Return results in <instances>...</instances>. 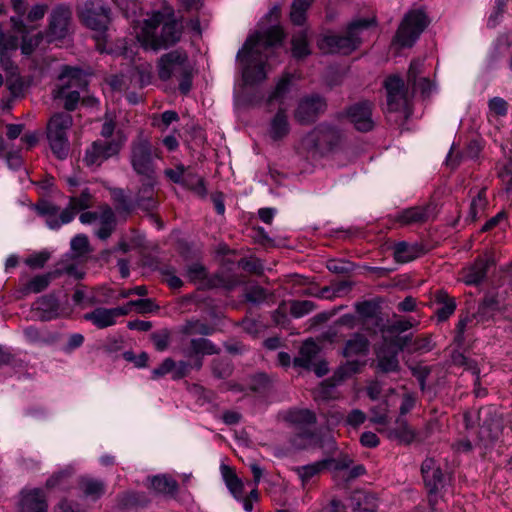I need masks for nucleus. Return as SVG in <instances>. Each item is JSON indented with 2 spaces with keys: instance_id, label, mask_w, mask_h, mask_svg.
<instances>
[{
  "instance_id": "4",
  "label": "nucleus",
  "mask_w": 512,
  "mask_h": 512,
  "mask_svg": "<svg viewBox=\"0 0 512 512\" xmlns=\"http://www.w3.org/2000/svg\"><path fill=\"white\" fill-rule=\"evenodd\" d=\"M259 37H248L237 53L240 71L245 86H256L267 79L266 61L260 59V52L255 51Z\"/></svg>"
},
{
  "instance_id": "33",
  "label": "nucleus",
  "mask_w": 512,
  "mask_h": 512,
  "mask_svg": "<svg viewBox=\"0 0 512 512\" xmlns=\"http://www.w3.org/2000/svg\"><path fill=\"white\" fill-rule=\"evenodd\" d=\"M319 352L317 343L312 338L307 339L301 345L298 356L293 359V365L307 370L316 361Z\"/></svg>"
},
{
  "instance_id": "36",
  "label": "nucleus",
  "mask_w": 512,
  "mask_h": 512,
  "mask_svg": "<svg viewBox=\"0 0 512 512\" xmlns=\"http://www.w3.org/2000/svg\"><path fill=\"white\" fill-rule=\"evenodd\" d=\"M284 419L297 429H311L317 422L316 414L309 409H290Z\"/></svg>"
},
{
  "instance_id": "24",
  "label": "nucleus",
  "mask_w": 512,
  "mask_h": 512,
  "mask_svg": "<svg viewBox=\"0 0 512 512\" xmlns=\"http://www.w3.org/2000/svg\"><path fill=\"white\" fill-rule=\"evenodd\" d=\"M491 264L489 259L477 257L473 263L462 269V281L467 286H479L486 279Z\"/></svg>"
},
{
  "instance_id": "16",
  "label": "nucleus",
  "mask_w": 512,
  "mask_h": 512,
  "mask_svg": "<svg viewBox=\"0 0 512 512\" xmlns=\"http://www.w3.org/2000/svg\"><path fill=\"white\" fill-rule=\"evenodd\" d=\"M72 12L65 5H57L49 15L45 37L48 43L65 39L69 34Z\"/></svg>"
},
{
  "instance_id": "25",
  "label": "nucleus",
  "mask_w": 512,
  "mask_h": 512,
  "mask_svg": "<svg viewBox=\"0 0 512 512\" xmlns=\"http://www.w3.org/2000/svg\"><path fill=\"white\" fill-rule=\"evenodd\" d=\"M134 202L136 208L145 212H152L157 209L158 201L155 197L154 177H145L134 197Z\"/></svg>"
},
{
  "instance_id": "23",
  "label": "nucleus",
  "mask_w": 512,
  "mask_h": 512,
  "mask_svg": "<svg viewBox=\"0 0 512 512\" xmlns=\"http://www.w3.org/2000/svg\"><path fill=\"white\" fill-rule=\"evenodd\" d=\"M18 510L19 512H47L48 503L45 492L40 488L22 490Z\"/></svg>"
},
{
  "instance_id": "43",
  "label": "nucleus",
  "mask_w": 512,
  "mask_h": 512,
  "mask_svg": "<svg viewBox=\"0 0 512 512\" xmlns=\"http://www.w3.org/2000/svg\"><path fill=\"white\" fill-rule=\"evenodd\" d=\"M294 76L292 73L285 72L277 80L274 89L269 93L266 103L270 105L272 102H284L287 94L290 92L293 85Z\"/></svg>"
},
{
  "instance_id": "13",
  "label": "nucleus",
  "mask_w": 512,
  "mask_h": 512,
  "mask_svg": "<svg viewBox=\"0 0 512 512\" xmlns=\"http://www.w3.org/2000/svg\"><path fill=\"white\" fill-rule=\"evenodd\" d=\"M164 173L171 182L190 190L200 198H206L208 191L205 179L190 167L179 164L175 168L166 169Z\"/></svg>"
},
{
  "instance_id": "38",
  "label": "nucleus",
  "mask_w": 512,
  "mask_h": 512,
  "mask_svg": "<svg viewBox=\"0 0 512 512\" xmlns=\"http://www.w3.org/2000/svg\"><path fill=\"white\" fill-rule=\"evenodd\" d=\"M150 479L151 488L160 495L174 498L178 492L179 484L170 475H155Z\"/></svg>"
},
{
  "instance_id": "60",
  "label": "nucleus",
  "mask_w": 512,
  "mask_h": 512,
  "mask_svg": "<svg viewBox=\"0 0 512 512\" xmlns=\"http://www.w3.org/2000/svg\"><path fill=\"white\" fill-rule=\"evenodd\" d=\"M21 36L22 42L20 45V49L21 53L26 56L31 55L44 38L42 32H38L35 35L23 34Z\"/></svg>"
},
{
  "instance_id": "7",
  "label": "nucleus",
  "mask_w": 512,
  "mask_h": 512,
  "mask_svg": "<svg viewBox=\"0 0 512 512\" xmlns=\"http://www.w3.org/2000/svg\"><path fill=\"white\" fill-rule=\"evenodd\" d=\"M343 131L336 125L327 121L317 124L305 136V142L310 149L325 155L340 147Z\"/></svg>"
},
{
  "instance_id": "20",
  "label": "nucleus",
  "mask_w": 512,
  "mask_h": 512,
  "mask_svg": "<svg viewBox=\"0 0 512 512\" xmlns=\"http://www.w3.org/2000/svg\"><path fill=\"white\" fill-rule=\"evenodd\" d=\"M188 65L189 58L185 50H172L160 57L158 61V76L162 81H167L177 70L181 71Z\"/></svg>"
},
{
  "instance_id": "42",
  "label": "nucleus",
  "mask_w": 512,
  "mask_h": 512,
  "mask_svg": "<svg viewBox=\"0 0 512 512\" xmlns=\"http://www.w3.org/2000/svg\"><path fill=\"white\" fill-rule=\"evenodd\" d=\"M348 512H377V498L370 493H355L350 498Z\"/></svg>"
},
{
  "instance_id": "41",
  "label": "nucleus",
  "mask_w": 512,
  "mask_h": 512,
  "mask_svg": "<svg viewBox=\"0 0 512 512\" xmlns=\"http://www.w3.org/2000/svg\"><path fill=\"white\" fill-rule=\"evenodd\" d=\"M394 220L399 222L401 225L424 223L428 220V208L415 206L404 209L397 212L394 216Z\"/></svg>"
},
{
  "instance_id": "63",
  "label": "nucleus",
  "mask_w": 512,
  "mask_h": 512,
  "mask_svg": "<svg viewBox=\"0 0 512 512\" xmlns=\"http://www.w3.org/2000/svg\"><path fill=\"white\" fill-rule=\"evenodd\" d=\"M150 339L153 342L155 349L158 352H163L169 347L171 333L168 329H162L160 331L153 332L150 335Z\"/></svg>"
},
{
  "instance_id": "29",
  "label": "nucleus",
  "mask_w": 512,
  "mask_h": 512,
  "mask_svg": "<svg viewBox=\"0 0 512 512\" xmlns=\"http://www.w3.org/2000/svg\"><path fill=\"white\" fill-rule=\"evenodd\" d=\"M241 284V281L237 274L228 271H218L209 276L204 289H222L230 292Z\"/></svg>"
},
{
  "instance_id": "44",
  "label": "nucleus",
  "mask_w": 512,
  "mask_h": 512,
  "mask_svg": "<svg viewBox=\"0 0 512 512\" xmlns=\"http://www.w3.org/2000/svg\"><path fill=\"white\" fill-rule=\"evenodd\" d=\"M151 502V499L145 492L131 491L119 496L118 506L121 509L144 508Z\"/></svg>"
},
{
  "instance_id": "21",
  "label": "nucleus",
  "mask_w": 512,
  "mask_h": 512,
  "mask_svg": "<svg viewBox=\"0 0 512 512\" xmlns=\"http://www.w3.org/2000/svg\"><path fill=\"white\" fill-rule=\"evenodd\" d=\"M190 373V362L180 360L176 362L173 358H165L161 364L151 370L150 379L159 380L170 374L173 381H179Z\"/></svg>"
},
{
  "instance_id": "51",
  "label": "nucleus",
  "mask_w": 512,
  "mask_h": 512,
  "mask_svg": "<svg viewBox=\"0 0 512 512\" xmlns=\"http://www.w3.org/2000/svg\"><path fill=\"white\" fill-rule=\"evenodd\" d=\"M487 205L486 188H482L478 191L477 195L473 197L465 221L469 223L475 222L479 215L485 211Z\"/></svg>"
},
{
  "instance_id": "48",
  "label": "nucleus",
  "mask_w": 512,
  "mask_h": 512,
  "mask_svg": "<svg viewBox=\"0 0 512 512\" xmlns=\"http://www.w3.org/2000/svg\"><path fill=\"white\" fill-rule=\"evenodd\" d=\"M53 280L55 279L50 271L45 274L36 275L23 285L21 292L24 295L30 293H40L44 291Z\"/></svg>"
},
{
  "instance_id": "17",
  "label": "nucleus",
  "mask_w": 512,
  "mask_h": 512,
  "mask_svg": "<svg viewBox=\"0 0 512 512\" xmlns=\"http://www.w3.org/2000/svg\"><path fill=\"white\" fill-rule=\"evenodd\" d=\"M355 311L360 319L363 329L369 334L384 331V320L381 306L375 300H364L354 304Z\"/></svg>"
},
{
  "instance_id": "22",
  "label": "nucleus",
  "mask_w": 512,
  "mask_h": 512,
  "mask_svg": "<svg viewBox=\"0 0 512 512\" xmlns=\"http://www.w3.org/2000/svg\"><path fill=\"white\" fill-rule=\"evenodd\" d=\"M128 314V308L123 306L115 308L98 307L91 312L85 313L83 319L91 322L98 329H105L116 323V318Z\"/></svg>"
},
{
  "instance_id": "45",
  "label": "nucleus",
  "mask_w": 512,
  "mask_h": 512,
  "mask_svg": "<svg viewBox=\"0 0 512 512\" xmlns=\"http://www.w3.org/2000/svg\"><path fill=\"white\" fill-rule=\"evenodd\" d=\"M291 54L296 60H303L311 54L306 31H299L292 36Z\"/></svg>"
},
{
  "instance_id": "35",
  "label": "nucleus",
  "mask_w": 512,
  "mask_h": 512,
  "mask_svg": "<svg viewBox=\"0 0 512 512\" xmlns=\"http://www.w3.org/2000/svg\"><path fill=\"white\" fill-rule=\"evenodd\" d=\"M78 486L83 496L92 501L100 499L106 491V485L103 480L88 476H81L78 480Z\"/></svg>"
},
{
  "instance_id": "14",
  "label": "nucleus",
  "mask_w": 512,
  "mask_h": 512,
  "mask_svg": "<svg viewBox=\"0 0 512 512\" xmlns=\"http://www.w3.org/2000/svg\"><path fill=\"white\" fill-rule=\"evenodd\" d=\"M325 97L314 93L302 97L294 111V118L300 125H310L327 110Z\"/></svg>"
},
{
  "instance_id": "27",
  "label": "nucleus",
  "mask_w": 512,
  "mask_h": 512,
  "mask_svg": "<svg viewBox=\"0 0 512 512\" xmlns=\"http://www.w3.org/2000/svg\"><path fill=\"white\" fill-rule=\"evenodd\" d=\"M433 304L437 306L434 315L438 322L447 321L456 311L457 303L444 289H438L433 293Z\"/></svg>"
},
{
  "instance_id": "9",
  "label": "nucleus",
  "mask_w": 512,
  "mask_h": 512,
  "mask_svg": "<svg viewBox=\"0 0 512 512\" xmlns=\"http://www.w3.org/2000/svg\"><path fill=\"white\" fill-rule=\"evenodd\" d=\"M421 475L428 493L429 504L434 510L438 496L448 484L449 478L434 458L427 457L421 464Z\"/></svg>"
},
{
  "instance_id": "6",
  "label": "nucleus",
  "mask_w": 512,
  "mask_h": 512,
  "mask_svg": "<svg viewBox=\"0 0 512 512\" xmlns=\"http://www.w3.org/2000/svg\"><path fill=\"white\" fill-rule=\"evenodd\" d=\"M429 24L430 20L422 9L408 11L396 31L393 43L401 48H411Z\"/></svg>"
},
{
  "instance_id": "61",
  "label": "nucleus",
  "mask_w": 512,
  "mask_h": 512,
  "mask_svg": "<svg viewBox=\"0 0 512 512\" xmlns=\"http://www.w3.org/2000/svg\"><path fill=\"white\" fill-rule=\"evenodd\" d=\"M316 305L310 300H294L291 302L290 313L294 318H301L314 311Z\"/></svg>"
},
{
  "instance_id": "50",
  "label": "nucleus",
  "mask_w": 512,
  "mask_h": 512,
  "mask_svg": "<svg viewBox=\"0 0 512 512\" xmlns=\"http://www.w3.org/2000/svg\"><path fill=\"white\" fill-rule=\"evenodd\" d=\"M222 475L225 484L231 494L237 499H242L244 493V484L236 473L228 466H222Z\"/></svg>"
},
{
  "instance_id": "3",
  "label": "nucleus",
  "mask_w": 512,
  "mask_h": 512,
  "mask_svg": "<svg viewBox=\"0 0 512 512\" xmlns=\"http://www.w3.org/2000/svg\"><path fill=\"white\" fill-rule=\"evenodd\" d=\"M91 194L88 188H85L79 196H72L69 199L68 206L60 210V207L49 200L42 199L33 205L36 213L45 218L46 225L57 230L62 225L70 223L77 212L87 209L90 206Z\"/></svg>"
},
{
  "instance_id": "34",
  "label": "nucleus",
  "mask_w": 512,
  "mask_h": 512,
  "mask_svg": "<svg viewBox=\"0 0 512 512\" xmlns=\"http://www.w3.org/2000/svg\"><path fill=\"white\" fill-rule=\"evenodd\" d=\"M387 437L399 444L410 445L416 438V432L405 418L398 417L395 426L387 431Z\"/></svg>"
},
{
  "instance_id": "40",
  "label": "nucleus",
  "mask_w": 512,
  "mask_h": 512,
  "mask_svg": "<svg viewBox=\"0 0 512 512\" xmlns=\"http://www.w3.org/2000/svg\"><path fill=\"white\" fill-rule=\"evenodd\" d=\"M378 368L385 373L399 369L398 352L385 343L377 352Z\"/></svg>"
},
{
  "instance_id": "5",
  "label": "nucleus",
  "mask_w": 512,
  "mask_h": 512,
  "mask_svg": "<svg viewBox=\"0 0 512 512\" xmlns=\"http://www.w3.org/2000/svg\"><path fill=\"white\" fill-rule=\"evenodd\" d=\"M72 125V116L64 112L54 114L47 123L46 137L57 159L64 160L69 154L70 144L67 133Z\"/></svg>"
},
{
  "instance_id": "59",
  "label": "nucleus",
  "mask_w": 512,
  "mask_h": 512,
  "mask_svg": "<svg viewBox=\"0 0 512 512\" xmlns=\"http://www.w3.org/2000/svg\"><path fill=\"white\" fill-rule=\"evenodd\" d=\"M115 208L119 213L130 214L135 208L134 200L125 195L122 189H116L113 193Z\"/></svg>"
},
{
  "instance_id": "26",
  "label": "nucleus",
  "mask_w": 512,
  "mask_h": 512,
  "mask_svg": "<svg viewBox=\"0 0 512 512\" xmlns=\"http://www.w3.org/2000/svg\"><path fill=\"white\" fill-rule=\"evenodd\" d=\"M365 365L364 361L359 360H348L337 368L331 379L326 380L322 383L323 394H328L337 385L344 380L352 377L359 373L361 368Z\"/></svg>"
},
{
  "instance_id": "11",
  "label": "nucleus",
  "mask_w": 512,
  "mask_h": 512,
  "mask_svg": "<svg viewBox=\"0 0 512 512\" xmlns=\"http://www.w3.org/2000/svg\"><path fill=\"white\" fill-rule=\"evenodd\" d=\"M110 13L104 0H87L80 12V19L87 28L103 35L110 23Z\"/></svg>"
},
{
  "instance_id": "15",
  "label": "nucleus",
  "mask_w": 512,
  "mask_h": 512,
  "mask_svg": "<svg viewBox=\"0 0 512 512\" xmlns=\"http://www.w3.org/2000/svg\"><path fill=\"white\" fill-rule=\"evenodd\" d=\"M491 409H480L476 411H465L463 414V422L466 430L473 429L476 425V420L481 423L479 431V439L481 441H493L497 438V431L499 428V421L491 417Z\"/></svg>"
},
{
  "instance_id": "31",
  "label": "nucleus",
  "mask_w": 512,
  "mask_h": 512,
  "mask_svg": "<svg viewBox=\"0 0 512 512\" xmlns=\"http://www.w3.org/2000/svg\"><path fill=\"white\" fill-rule=\"evenodd\" d=\"M60 79L66 80L61 86L62 88L79 92L86 90L89 84L86 74L78 67L64 66Z\"/></svg>"
},
{
  "instance_id": "56",
  "label": "nucleus",
  "mask_w": 512,
  "mask_h": 512,
  "mask_svg": "<svg viewBox=\"0 0 512 512\" xmlns=\"http://www.w3.org/2000/svg\"><path fill=\"white\" fill-rule=\"evenodd\" d=\"M326 469L324 459L311 464L298 466L294 469L303 483L309 482L314 476Z\"/></svg>"
},
{
  "instance_id": "49",
  "label": "nucleus",
  "mask_w": 512,
  "mask_h": 512,
  "mask_svg": "<svg viewBox=\"0 0 512 512\" xmlns=\"http://www.w3.org/2000/svg\"><path fill=\"white\" fill-rule=\"evenodd\" d=\"M393 254L396 261L407 263L419 256L418 245H411L406 241H399L394 244Z\"/></svg>"
},
{
  "instance_id": "2",
  "label": "nucleus",
  "mask_w": 512,
  "mask_h": 512,
  "mask_svg": "<svg viewBox=\"0 0 512 512\" xmlns=\"http://www.w3.org/2000/svg\"><path fill=\"white\" fill-rule=\"evenodd\" d=\"M374 25V18L356 19L347 25L345 35L324 34L318 40L317 46L325 54L349 55L360 46L362 32Z\"/></svg>"
},
{
  "instance_id": "58",
  "label": "nucleus",
  "mask_w": 512,
  "mask_h": 512,
  "mask_svg": "<svg viewBox=\"0 0 512 512\" xmlns=\"http://www.w3.org/2000/svg\"><path fill=\"white\" fill-rule=\"evenodd\" d=\"M56 98L64 100V108L66 111H74L80 100V92L78 90H69L60 87L55 95Z\"/></svg>"
},
{
  "instance_id": "47",
  "label": "nucleus",
  "mask_w": 512,
  "mask_h": 512,
  "mask_svg": "<svg viewBox=\"0 0 512 512\" xmlns=\"http://www.w3.org/2000/svg\"><path fill=\"white\" fill-rule=\"evenodd\" d=\"M315 0H293L289 19L295 26H304L307 21V12Z\"/></svg>"
},
{
  "instance_id": "62",
  "label": "nucleus",
  "mask_w": 512,
  "mask_h": 512,
  "mask_svg": "<svg viewBox=\"0 0 512 512\" xmlns=\"http://www.w3.org/2000/svg\"><path fill=\"white\" fill-rule=\"evenodd\" d=\"M509 0H495L494 7L487 19V27L495 28L501 21Z\"/></svg>"
},
{
  "instance_id": "39",
  "label": "nucleus",
  "mask_w": 512,
  "mask_h": 512,
  "mask_svg": "<svg viewBox=\"0 0 512 512\" xmlns=\"http://www.w3.org/2000/svg\"><path fill=\"white\" fill-rule=\"evenodd\" d=\"M249 37H259L258 45L261 44L264 48L268 49L281 46L285 38V33L283 28L279 24H276L268 27L263 32H256Z\"/></svg>"
},
{
  "instance_id": "30",
  "label": "nucleus",
  "mask_w": 512,
  "mask_h": 512,
  "mask_svg": "<svg viewBox=\"0 0 512 512\" xmlns=\"http://www.w3.org/2000/svg\"><path fill=\"white\" fill-rule=\"evenodd\" d=\"M370 350V341L362 333L355 332L345 342L342 349V356L345 358L352 357H365L368 355Z\"/></svg>"
},
{
  "instance_id": "53",
  "label": "nucleus",
  "mask_w": 512,
  "mask_h": 512,
  "mask_svg": "<svg viewBox=\"0 0 512 512\" xmlns=\"http://www.w3.org/2000/svg\"><path fill=\"white\" fill-rule=\"evenodd\" d=\"M185 276L193 284H199L204 289L209 273L207 268L200 262H195L186 267Z\"/></svg>"
},
{
  "instance_id": "12",
  "label": "nucleus",
  "mask_w": 512,
  "mask_h": 512,
  "mask_svg": "<svg viewBox=\"0 0 512 512\" xmlns=\"http://www.w3.org/2000/svg\"><path fill=\"white\" fill-rule=\"evenodd\" d=\"M121 148L122 142L120 140H96L86 148L83 163L94 171L108 159L117 156Z\"/></svg>"
},
{
  "instance_id": "52",
  "label": "nucleus",
  "mask_w": 512,
  "mask_h": 512,
  "mask_svg": "<svg viewBox=\"0 0 512 512\" xmlns=\"http://www.w3.org/2000/svg\"><path fill=\"white\" fill-rule=\"evenodd\" d=\"M499 309V303L493 296H486L479 303L477 312L473 315L478 322H485L491 319Z\"/></svg>"
},
{
  "instance_id": "57",
  "label": "nucleus",
  "mask_w": 512,
  "mask_h": 512,
  "mask_svg": "<svg viewBox=\"0 0 512 512\" xmlns=\"http://www.w3.org/2000/svg\"><path fill=\"white\" fill-rule=\"evenodd\" d=\"M508 36L505 34L499 35L496 40L493 42L492 47L488 53V63L489 65H494L501 58L505 49H509Z\"/></svg>"
},
{
  "instance_id": "54",
  "label": "nucleus",
  "mask_w": 512,
  "mask_h": 512,
  "mask_svg": "<svg viewBox=\"0 0 512 512\" xmlns=\"http://www.w3.org/2000/svg\"><path fill=\"white\" fill-rule=\"evenodd\" d=\"M210 369L215 378L225 380L233 374L234 365L229 358H215L211 361Z\"/></svg>"
},
{
  "instance_id": "19",
  "label": "nucleus",
  "mask_w": 512,
  "mask_h": 512,
  "mask_svg": "<svg viewBox=\"0 0 512 512\" xmlns=\"http://www.w3.org/2000/svg\"><path fill=\"white\" fill-rule=\"evenodd\" d=\"M219 353L220 348L205 337L192 338L188 348L185 350V356L194 359L193 362L190 363V370L195 369L197 371L203 367L204 356L217 355Z\"/></svg>"
},
{
  "instance_id": "1",
  "label": "nucleus",
  "mask_w": 512,
  "mask_h": 512,
  "mask_svg": "<svg viewBox=\"0 0 512 512\" xmlns=\"http://www.w3.org/2000/svg\"><path fill=\"white\" fill-rule=\"evenodd\" d=\"M183 31L182 21L176 19L173 13L166 15L161 11H155L144 20L142 43L154 51L168 49L181 40Z\"/></svg>"
},
{
  "instance_id": "18",
  "label": "nucleus",
  "mask_w": 512,
  "mask_h": 512,
  "mask_svg": "<svg viewBox=\"0 0 512 512\" xmlns=\"http://www.w3.org/2000/svg\"><path fill=\"white\" fill-rule=\"evenodd\" d=\"M389 112H400L407 104V87L399 75H389L383 83Z\"/></svg>"
},
{
  "instance_id": "8",
  "label": "nucleus",
  "mask_w": 512,
  "mask_h": 512,
  "mask_svg": "<svg viewBox=\"0 0 512 512\" xmlns=\"http://www.w3.org/2000/svg\"><path fill=\"white\" fill-rule=\"evenodd\" d=\"M158 149L145 137H138L130 145V164L134 172L144 177H154V160L158 158Z\"/></svg>"
},
{
  "instance_id": "46",
  "label": "nucleus",
  "mask_w": 512,
  "mask_h": 512,
  "mask_svg": "<svg viewBox=\"0 0 512 512\" xmlns=\"http://www.w3.org/2000/svg\"><path fill=\"white\" fill-rule=\"evenodd\" d=\"M317 441V434L312 429H299L289 439V445L292 450H304L313 446Z\"/></svg>"
},
{
  "instance_id": "28",
  "label": "nucleus",
  "mask_w": 512,
  "mask_h": 512,
  "mask_svg": "<svg viewBox=\"0 0 512 512\" xmlns=\"http://www.w3.org/2000/svg\"><path fill=\"white\" fill-rule=\"evenodd\" d=\"M60 303L54 294L40 296L32 304V310L38 314L41 321H50L57 318Z\"/></svg>"
},
{
  "instance_id": "32",
  "label": "nucleus",
  "mask_w": 512,
  "mask_h": 512,
  "mask_svg": "<svg viewBox=\"0 0 512 512\" xmlns=\"http://www.w3.org/2000/svg\"><path fill=\"white\" fill-rule=\"evenodd\" d=\"M50 272L53 274L54 279L68 275L69 277L79 280L85 275V273L78 268L76 259L70 253L64 254L56 263L55 268Z\"/></svg>"
},
{
  "instance_id": "10",
  "label": "nucleus",
  "mask_w": 512,
  "mask_h": 512,
  "mask_svg": "<svg viewBox=\"0 0 512 512\" xmlns=\"http://www.w3.org/2000/svg\"><path fill=\"white\" fill-rule=\"evenodd\" d=\"M374 104L370 100H361L347 106L343 111L338 112L336 118L347 119L354 129L361 133H368L375 127L373 120Z\"/></svg>"
},
{
  "instance_id": "37",
  "label": "nucleus",
  "mask_w": 512,
  "mask_h": 512,
  "mask_svg": "<svg viewBox=\"0 0 512 512\" xmlns=\"http://www.w3.org/2000/svg\"><path fill=\"white\" fill-rule=\"evenodd\" d=\"M290 132V124L285 108L280 107L270 121L269 135L272 140L279 141Z\"/></svg>"
},
{
  "instance_id": "64",
  "label": "nucleus",
  "mask_w": 512,
  "mask_h": 512,
  "mask_svg": "<svg viewBox=\"0 0 512 512\" xmlns=\"http://www.w3.org/2000/svg\"><path fill=\"white\" fill-rule=\"evenodd\" d=\"M51 257V253L47 250H42L29 255L25 259V264L31 269H42Z\"/></svg>"
},
{
  "instance_id": "55",
  "label": "nucleus",
  "mask_w": 512,
  "mask_h": 512,
  "mask_svg": "<svg viewBox=\"0 0 512 512\" xmlns=\"http://www.w3.org/2000/svg\"><path fill=\"white\" fill-rule=\"evenodd\" d=\"M181 331L186 335L210 336L215 333L216 329L213 325L200 320H188L182 327Z\"/></svg>"
}]
</instances>
